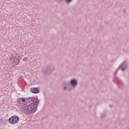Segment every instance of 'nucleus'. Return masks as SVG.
<instances>
[{
  "mask_svg": "<svg viewBox=\"0 0 129 129\" xmlns=\"http://www.w3.org/2000/svg\"><path fill=\"white\" fill-rule=\"evenodd\" d=\"M0 126H2V121H0Z\"/></svg>",
  "mask_w": 129,
  "mask_h": 129,
  "instance_id": "dca6fc26",
  "label": "nucleus"
},
{
  "mask_svg": "<svg viewBox=\"0 0 129 129\" xmlns=\"http://www.w3.org/2000/svg\"><path fill=\"white\" fill-rule=\"evenodd\" d=\"M38 105L36 104H24L22 106V109L25 110L26 114H31L36 112Z\"/></svg>",
  "mask_w": 129,
  "mask_h": 129,
  "instance_id": "f03ea898",
  "label": "nucleus"
},
{
  "mask_svg": "<svg viewBox=\"0 0 129 129\" xmlns=\"http://www.w3.org/2000/svg\"><path fill=\"white\" fill-rule=\"evenodd\" d=\"M17 105H18V106H21V105H22L23 106V105L22 104V101H21V99H18Z\"/></svg>",
  "mask_w": 129,
  "mask_h": 129,
  "instance_id": "9b49d317",
  "label": "nucleus"
},
{
  "mask_svg": "<svg viewBox=\"0 0 129 129\" xmlns=\"http://www.w3.org/2000/svg\"><path fill=\"white\" fill-rule=\"evenodd\" d=\"M63 89L64 90H68V91H71L74 89L78 85V81L76 79H73L69 82H63Z\"/></svg>",
  "mask_w": 129,
  "mask_h": 129,
  "instance_id": "f257e3e1",
  "label": "nucleus"
},
{
  "mask_svg": "<svg viewBox=\"0 0 129 129\" xmlns=\"http://www.w3.org/2000/svg\"><path fill=\"white\" fill-rule=\"evenodd\" d=\"M54 69L55 68L54 66H48L43 69V73L45 74V75H50V74H51V73L54 71Z\"/></svg>",
  "mask_w": 129,
  "mask_h": 129,
  "instance_id": "39448f33",
  "label": "nucleus"
},
{
  "mask_svg": "<svg viewBox=\"0 0 129 129\" xmlns=\"http://www.w3.org/2000/svg\"><path fill=\"white\" fill-rule=\"evenodd\" d=\"M114 80H115V81L116 82L117 84H119V85L121 84V83L120 82V79H119V78H118L117 77H115Z\"/></svg>",
  "mask_w": 129,
  "mask_h": 129,
  "instance_id": "9d476101",
  "label": "nucleus"
},
{
  "mask_svg": "<svg viewBox=\"0 0 129 129\" xmlns=\"http://www.w3.org/2000/svg\"><path fill=\"white\" fill-rule=\"evenodd\" d=\"M127 66H128V64H127V63H126V62L124 61L122 62V63L119 67V68H118V70L119 69H120V68H121V71H125V70H126V68H127Z\"/></svg>",
  "mask_w": 129,
  "mask_h": 129,
  "instance_id": "0eeeda50",
  "label": "nucleus"
},
{
  "mask_svg": "<svg viewBox=\"0 0 129 129\" xmlns=\"http://www.w3.org/2000/svg\"><path fill=\"white\" fill-rule=\"evenodd\" d=\"M39 102L40 100L38 99V97L37 98L32 97L26 98V102L29 104H37L38 105Z\"/></svg>",
  "mask_w": 129,
  "mask_h": 129,
  "instance_id": "7ed1b4c3",
  "label": "nucleus"
},
{
  "mask_svg": "<svg viewBox=\"0 0 129 129\" xmlns=\"http://www.w3.org/2000/svg\"><path fill=\"white\" fill-rule=\"evenodd\" d=\"M17 56L15 55H12V57L10 58L11 59V63L12 64L14 63L15 66L17 65H19L20 64V60L22 59V56H19L18 53L16 54Z\"/></svg>",
  "mask_w": 129,
  "mask_h": 129,
  "instance_id": "20e7f679",
  "label": "nucleus"
},
{
  "mask_svg": "<svg viewBox=\"0 0 129 129\" xmlns=\"http://www.w3.org/2000/svg\"><path fill=\"white\" fill-rule=\"evenodd\" d=\"M105 116H106V111H105L104 113L101 114V118H103Z\"/></svg>",
  "mask_w": 129,
  "mask_h": 129,
  "instance_id": "f8f14e48",
  "label": "nucleus"
},
{
  "mask_svg": "<svg viewBox=\"0 0 129 129\" xmlns=\"http://www.w3.org/2000/svg\"><path fill=\"white\" fill-rule=\"evenodd\" d=\"M19 120H20L19 116L14 115L9 118L8 122L9 123H11V124H16V123H18V122H19Z\"/></svg>",
  "mask_w": 129,
  "mask_h": 129,
  "instance_id": "423d86ee",
  "label": "nucleus"
},
{
  "mask_svg": "<svg viewBox=\"0 0 129 129\" xmlns=\"http://www.w3.org/2000/svg\"><path fill=\"white\" fill-rule=\"evenodd\" d=\"M128 129H129V128Z\"/></svg>",
  "mask_w": 129,
  "mask_h": 129,
  "instance_id": "6ab92c4d",
  "label": "nucleus"
},
{
  "mask_svg": "<svg viewBox=\"0 0 129 129\" xmlns=\"http://www.w3.org/2000/svg\"><path fill=\"white\" fill-rule=\"evenodd\" d=\"M19 99H21V101H22V102H26V98H21Z\"/></svg>",
  "mask_w": 129,
  "mask_h": 129,
  "instance_id": "2eb2a0df",
  "label": "nucleus"
},
{
  "mask_svg": "<svg viewBox=\"0 0 129 129\" xmlns=\"http://www.w3.org/2000/svg\"><path fill=\"white\" fill-rule=\"evenodd\" d=\"M28 60H29V57H26L23 58V61H24V62H27Z\"/></svg>",
  "mask_w": 129,
  "mask_h": 129,
  "instance_id": "4468645a",
  "label": "nucleus"
},
{
  "mask_svg": "<svg viewBox=\"0 0 129 129\" xmlns=\"http://www.w3.org/2000/svg\"><path fill=\"white\" fill-rule=\"evenodd\" d=\"M7 122H8V120H6L4 121H1L2 126L5 125V124H7Z\"/></svg>",
  "mask_w": 129,
  "mask_h": 129,
  "instance_id": "ddd939ff",
  "label": "nucleus"
},
{
  "mask_svg": "<svg viewBox=\"0 0 129 129\" xmlns=\"http://www.w3.org/2000/svg\"><path fill=\"white\" fill-rule=\"evenodd\" d=\"M4 120H3V119H0V121H3Z\"/></svg>",
  "mask_w": 129,
  "mask_h": 129,
  "instance_id": "f3484780",
  "label": "nucleus"
},
{
  "mask_svg": "<svg viewBox=\"0 0 129 129\" xmlns=\"http://www.w3.org/2000/svg\"><path fill=\"white\" fill-rule=\"evenodd\" d=\"M30 91L32 92V93L37 94L39 93L40 92V89L38 88H32L30 89Z\"/></svg>",
  "mask_w": 129,
  "mask_h": 129,
  "instance_id": "6e6552de",
  "label": "nucleus"
},
{
  "mask_svg": "<svg viewBox=\"0 0 129 129\" xmlns=\"http://www.w3.org/2000/svg\"><path fill=\"white\" fill-rule=\"evenodd\" d=\"M110 107H112V106L111 105H110Z\"/></svg>",
  "mask_w": 129,
  "mask_h": 129,
  "instance_id": "a211bd4d",
  "label": "nucleus"
},
{
  "mask_svg": "<svg viewBox=\"0 0 129 129\" xmlns=\"http://www.w3.org/2000/svg\"><path fill=\"white\" fill-rule=\"evenodd\" d=\"M59 3H61V2H66L67 4H70V3H72L73 2V0H57Z\"/></svg>",
  "mask_w": 129,
  "mask_h": 129,
  "instance_id": "1a4fd4ad",
  "label": "nucleus"
}]
</instances>
